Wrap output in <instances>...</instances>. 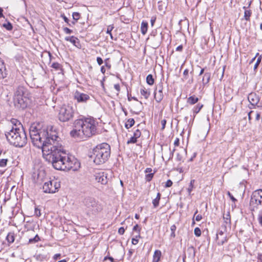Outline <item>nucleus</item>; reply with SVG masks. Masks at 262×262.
<instances>
[{
  "label": "nucleus",
  "instance_id": "nucleus-1",
  "mask_svg": "<svg viewBox=\"0 0 262 262\" xmlns=\"http://www.w3.org/2000/svg\"><path fill=\"white\" fill-rule=\"evenodd\" d=\"M50 158L52 157L53 167L58 170L74 171L80 167V163L74 156L69 155L62 147V140L58 133L53 126H50Z\"/></svg>",
  "mask_w": 262,
  "mask_h": 262
},
{
  "label": "nucleus",
  "instance_id": "nucleus-2",
  "mask_svg": "<svg viewBox=\"0 0 262 262\" xmlns=\"http://www.w3.org/2000/svg\"><path fill=\"white\" fill-rule=\"evenodd\" d=\"M30 137L34 146L41 149L42 158L49 162V135L48 126L41 123L32 124L29 129Z\"/></svg>",
  "mask_w": 262,
  "mask_h": 262
},
{
  "label": "nucleus",
  "instance_id": "nucleus-3",
  "mask_svg": "<svg viewBox=\"0 0 262 262\" xmlns=\"http://www.w3.org/2000/svg\"><path fill=\"white\" fill-rule=\"evenodd\" d=\"M97 123L91 118L76 119L74 122V128L70 132L71 137L83 139L95 135L97 131Z\"/></svg>",
  "mask_w": 262,
  "mask_h": 262
},
{
  "label": "nucleus",
  "instance_id": "nucleus-4",
  "mask_svg": "<svg viewBox=\"0 0 262 262\" xmlns=\"http://www.w3.org/2000/svg\"><path fill=\"white\" fill-rule=\"evenodd\" d=\"M5 135L9 143L15 147H22L27 142V138L24 128L15 127L6 129Z\"/></svg>",
  "mask_w": 262,
  "mask_h": 262
},
{
  "label": "nucleus",
  "instance_id": "nucleus-5",
  "mask_svg": "<svg viewBox=\"0 0 262 262\" xmlns=\"http://www.w3.org/2000/svg\"><path fill=\"white\" fill-rule=\"evenodd\" d=\"M111 147L106 143L97 145L93 150V155L91 156L94 159V162L100 165L106 162L110 157Z\"/></svg>",
  "mask_w": 262,
  "mask_h": 262
},
{
  "label": "nucleus",
  "instance_id": "nucleus-6",
  "mask_svg": "<svg viewBox=\"0 0 262 262\" xmlns=\"http://www.w3.org/2000/svg\"><path fill=\"white\" fill-rule=\"evenodd\" d=\"M53 110L57 112L58 119L61 122H67L73 119L75 113L73 107L70 105H64L62 106H52Z\"/></svg>",
  "mask_w": 262,
  "mask_h": 262
},
{
  "label": "nucleus",
  "instance_id": "nucleus-7",
  "mask_svg": "<svg viewBox=\"0 0 262 262\" xmlns=\"http://www.w3.org/2000/svg\"><path fill=\"white\" fill-rule=\"evenodd\" d=\"M83 204L86 207L87 214L90 216L96 215L102 210V206L93 198H85Z\"/></svg>",
  "mask_w": 262,
  "mask_h": 262
},
{
  "label": "nucleus",
  "instance_id": "nucleus-8",
  "mask_svg": "<svg viewBox=\"0 0 262 262\" xmlns=\"http://www.w3.org/2000/svg\"><path fill=\"white\" fill-rule=\"evenodd\" d=\"M260 195L256 194V192H253L250 199V206L252 211L258 209V206L262 204V200H259Z\"/></svg>",
  "mask_w": 262,
  "mask_h": 262
},
{
  "label": "nucleus",
  "instance_id": "nucleus-9",
  "mask_svg": "<svg viewBox=\"0 0 262 262\" xmlns=\"http://www.w3.org/2000/svg\"><path fill=\"white\" fill-rule=\"evenodd\" d=\"M29 99L27 97L14 98V103L15 107L19 109L24 110L27 107Z\"/></svg>",
  "mask_w": 262,
  "mask_h": 262
},
{
  "label": "nucleus",
  "instance_id": "nucleus-10",
  "mask_svg": "<svg viewBox=\"0 0 262 262\" xmlns=\"http://www.w3.org/2000/svg\"><path fill=\"white\" fill-rule=\"evenodd\" d=\"M74 98L79 103H85L90 99V97L88 94L76 91L74 93Z\"/></svg>",
  "mask_w": 262,
  "mask_h": 262
},
{
  "label": "nucleus",
  "instance_id": "nucleus-11",
  "mask_svg": "<svg viewBox=\"0 0 262 262\" xmlns=\"http://www.w3.org/2000/svg\"><path fill=\"white\" fill-rule=\"evenodd\" d=\"M95 181L102 185H105L107 183L108 179L107 174L104 172H99L94 175Z\"/></svg>",
  "mask_w": 262,
  "mask_h": 262
},
{
  "label": "nucleus",
  "instance_id": "nucleus-12",
  "mask_svg": "<svg viewBox=\"0 0 262 262\" xmlns=\"http://www.w3.org/2000/svg\"><path fill=\"white\" fill-rule=\"evenodd\" d=\"M154 96L156 101L157 102L161 101L163 98V84L162 83H159L156 88L154 92Z\"/></svg>",
  "mask_w": 262,
  "mask_h": 262
},
{
  "label": "nucleus",
  "instance_id": "nucleus-13",
  "mask_svg": "<svg viewBox=\"0 0 262 262\" xmlns=\"http://www.w3.org/2000/svg\"><path fill=\"white\" fill-rule=\"evenodd\" d=\"M216 239L219 245H223L227 241L226 233L220 230L216 233Z\"/></svg>",
  "mask_w": 262,
  "mask_h": 262
},
{
  "label": "nucleus",
  "instance_id": "nucleus-14",
  "mask_svg": "<svg viewBox=\"0 0 262 262\" xmlns=\"http://www.w3.org/2000/svg\"><path fill=\"white\" fill-rule=\"evenodd\" d=\"M248 99L251 105L253 107L258 103L259 101V97L254 93H251L249 94Z\"/></svg>",
  "mask_w": 262,
  "mask_h": 262
},
{
  "label": "nucleus",
  "instance_id": "nucleus-15",
  "mask_svg": "<svg viewBox=\"0 0 262 262\" xmlns=\"http://www.w3.org/2000/svg\"><path fill=\"white\" fill-rule=\"evenodd\" d=\"M60 187V183L57 180H50V193H55Z\"/></svg>",
  "mask_w": 262,
  "mask_h": 262
},
{
  "label": "nucleus",
  "instance_id": "nucleus-16",
  "mask_svg": "<svg viewBox=\"0 0 262 262\" xmlns=\"http://www.w3.org/2000/svg\"><path fill=\"white\" fill-rule=\"evenodd\" d=\"M27 91L26 88L23 86L19 85L15 91L14 98L26 97L25 95Z\"/></svg>",
  "mask_w": 262,
  "mask_h": 262
},
{
  "label": "nucleus",
  "instance_id": "nucleus-17",
  "mask_svg": "<svg viewBox=\"0 0 262 262\" xmlns=\"http://www.w3.org/2000/svg\"><path fill=\"white\" fill-rule=\"evenodd\" d=\"M15 128V127L18 128H24L21 123L16 119H12L11 120V123H9L8 125L7 128L6 129H11V128Z\"/></svg>",
  "mask_w": 262,
  "mask_h": 262
},
{
  "label": "nucleus",
  "instance_id": "nucleus-18",
  "mask_svg": "<svg viewBox=\"0 0 262 262\" xmlns=\"http://www.w3.org/2000/svg\"><path fill=\"white\" fill-rule=\"evenodd\" d=\"M243 9L244 10V14L243 18H241V20H245L246 21H250V18L252 16V10L250 9H247L246 6H244Z\"/></svg>",
  "mask_w": 262,
  "mask_h": 262
},
{
  "label": "nucleus",
  "instance_id": "nucleus-19",
  "mask_svg": "<svg viewBox=\"0 0 262 262\" xmlns=\"http://www.w3.org/2000/svg\"><path fill=\"white\" fill-rule=\"evenodd\" d=\"M7 74L4 62L0 58V79L6 77Z\"/></svg>",
  "mask_w": 262,
  "mask_h": 262
},
{
  "label": "nucleus",
  "instance_id": "nucleus-20",
  "mask_svg": "<svg viewBox=\"0 0 262 262\" xmlns=\"http://www.w3.org/2000/svg\"><path fill=\"white\" fill-rule=\"evenodd\" d=\"M65 40L71 42L73 45L77 47V43L79 44L78 39L74 36H67L65 37Z\"/></svg>",
  "mask_w": 262,
  "mask_h": 262
},
{
  "label": "nucleus",
  "instance_id": "nucleus-21",
  "mask_svg": "<svg viewBox=\"0 0 262 262\" xmlns=\"http://www.w3.org/2000/svg\"><path fill=\"white\" fill-rule=\"evenodd\" d=\"M140 94L146 99H147L150 95V92L149 89L142 88L140 89Z\"/></svg>",
  "mask_w": 262,
  "mask_h": 262
},
{
  "label": "nucleus",
  "instance_id": "nucleus-22",
  "mask_svg": "<svg viewBox=\"0 0 262 262\" xmlns=\"http://www.w3.org/2000/svg\"><path fill=\"white\" fill-rule=\"evenodd\" d=\"M161 252L160 250H156L153 255L152 262H159L161 257Z\"/></svg>",
  "mask_w": 262,
  "mask_h": 262
},
{
  "label": "nucleus",
  "instance_id": "nucleus-23",
  "mask_svg": "<svg viewBox=\"0 0 262 262\" xmlns=\"http://www.w3.org/2000/svg\"><path fill=\"white\" fill-rule=\"evenodd\" d=\"M199 98L195 95H193L188 97L187 99V103L190 105H193L199 101Z\"/></svg>",
  "mask_w": 262,
  "mask_h": 262
},
{
  "label": "nucleus",
  "instance_id": "nucleus-24",
  "mask_svg": "<svg viewBox=\"0 0 262 262\" xmlns=\"http://www.w3.org/2000/svg\"><path fill=\"white\" fill-rule=\"evenodd\" d=\"M148 29V23L146 21H142L141 25V32L143 35H145Z\"/></svg>",
  "mask_w": 262,
  "mask_h": 262
},
{
  "label": "nucleus",
  "instance_id": "nucleus-25",
  "mask_svg": "<svg viewBox=\"0 0 262 262\" xmlns=\"http://www.w3.org/2000/svg\"><path fill=\"white\" fill-rule=\"evenodd\" d=\"M161 193L158 192L157 194L156 198L152 200V203L154 208H157L159 205V202L161 199Z\"/></svg>",
  "mask_w": 262,
  "mask_h": 262
},
{
  "label": "nucleus",
  "instance_id": "nucleus-26",
  "mask_svg": "<svg viewBox=\"0 0 262 262\" xmlns=\"http://www.w3.org/2000/svg\"><path fill=\"white\" fill-rule=\"evenodd\" d=\"M211 76V73H205L203 79H202V82L204 85L207 84L208 83H209L210 79Z\"/></svg>",
  "mask_w": 262,
  "mask_h": 262
},
{
  "label": "nucleus",
  "instance_id": "nucleus-27",
  "mask_svg": "<svg viewBox=\"0 0 262 262\" xmlns=\"http://www.w3.org/2000/svg\"><path fill=\"white\" fill-rule=\"evenodd\" d=\"M6 239L7 241L9 244H10L14 242L15 239V236L14 233L9 232L8 233Z\"/></svg>",
  "mask_w": 262,
  "mask_h": 262
},
{
  "label": "nucleus",
  "instance_id": "nucleus-28",
  "mask_svg": "<svg viewBox=\"0 0 262 262\" xmlns=\"http://www.w3.org/2000/svg\"><path fill=\"white\" fill-rule=\"evenodd\" d=\"M203 107V104L199 103L193 108V113L195 115L197 114Z\"/></svg>",
  "mask_w": 262,
  "mask_h": 262
},
{
  "label": "nucleus",
  "instance_id": "nucleus-29",
  "mask_svg": "<svg viewBox=\"0 0 262 262\" xmlns=\"http://www.w3.org/2000/svg\"><path fill=\"white\" fill-rule=\"evenodd\" d=\"M135 124V120L133 118L128 119L127 121L125 123V127L126 128H129L132 127Z\"/></svg>",
  "mask_w": 262,
  "mask_h": 262
},
{
  "label": "nucleus",
  "instance_id": "nucleus-30",
  "mask_svg": "<svg viewBox=\"0 0 262 262\" xmlns=\"http://www.w3.org/2000/svg\"><path fill=\"white\" fill-rule=\"evenodd\" d=\"M146 82L148 84L152 85L154 83L155 80L153 78V76L151 74H149L146 77Z\"/></svg>",
  "mask_w": 262,
  "mask_h": 262
},
{
  "label": "nucleus",
  "instance_id": "nucleus-31",
  "mask_svg": "<svg viewBox=\"0 0 262 262\" xmlns=\"http://www.w3.org/2000/svg\"><path fill=\"white\" fill-rule=\"evenodd\" d=\"M224 220L225 221V223L227 224V225H228V226H226L225 228H227L228 227L230 228L229 227V224L230 222V216L229 214V212H228L227 214H226L225 216H224Z\"/></svg>",
  "mask_w": 262,
  "mask_h": 262
},
{
  "label": "nucleus",
  "instance_id": "nucleus-32",
  "mask_svg": "<svg viewBox=\"0 0 262 262\" xmlns=\"http://www.w3.org/2000/svg\"><path fill=\"white\" fill-rule=\"evenodd\" d=\"M2 26L8 31L11 30L13 28L12 25L8 21H6V23H4Z\"/></svg>",
  "mask_w": 262,
  "mask_h": 262
},
{
  "label": "nucleus",
  "instance_id": "nucleus-33",
  "mask_svg": "<svg viewBox=\"0 0 262 262\" xmlns=\"http://www.w3.org/2000/svg\"><path fill=\"white\" fill-rule=\"evenodd\" d=\"M51 67L54 69L55 71H57L58 73H59L60 71H61L60 65L57 62L52 63Z\"/></svg>",
  "mask_w": 262,
  "mask_h": 262
},
{
  "label": "nucleus",
  "instance_id": "nucleus-34",
  "mask_svg": "<svg viewBox=\"0 0 262 262\" xmlns=\"http://www.w3.org/2000/svg\"><path fill=\"white\" fill-rule=\"evenodd\" d=\"M140 237H141V236H140V233L138 232V234L136 235H134V237L132 238V243L133 245H137L138 243V242H139L138 238H140Z\"/></svg>",
  "mask_w": 262,
  "mask_h": 262
},
{
  "label": "nucleus",
  "instance_id": "nucleus-35",
  "mask_svg": "<svg viewBox=\"0 0 262 262\" xmlns=\"http://www.w3.org/2000/svg\"><path fill=\"white\" fill-rule=\"evenodd\" d=\"M8 162V159H0V167H4L7 166Z\"/></svg>",
  "mask_w": 262,
  "mask_h": 262
},
{
  "label": "nucleus",
  "instance_id": "nucleus-36",
  "mask_svg": "<svg viewBox=\"0 0 262 262\" xmlns=\"http://www.w3.org/2000/svg\"><path fill=\"white\" fill-rule=\"evenodd\" d=\"M198 210H196L194 214L193 220H194V219H195V220L196 221H200L202 219V216L201 214H197L198 213ZM194 221H193V224H194Z\"/></svg>",
  "mask_w": 262,
  "mask_h": 262
},
{
  "label": "nucleus",
  "instance_id": "nucleus-37",
  "mask_svg": "<svg viewBox=\"0 0 262 262\" xmlns=\"http://www.w3.org/2000/svg\"><path fill=\"white\" fill-rule=\"evenodd\" d=\"M43 191L45 193H49V184L48 182H45L42 186Z\"/></svg>",
  "mask_w": 262,
  "mask_h": 262
},
{
  "label": "nucleus",
  "instance_id": "nucleus-38",
  "mask_svg": "<svg viewBox=\"0 0 262 262\" xmlns=\"http://www.w3.org/2000/svg\"><path fill=\"white\" fill-rule=\"evenodd\" d=\"M194 182H195L194 180H191L190 181V183L189 184V187L187 188V191L189 194H190V193L192 190Z\"/></svg>",
  "mask_w": 262,
  "mask_h": 262
},
{
  "label": "nucleus",
  "instance_id": "nucleus-39",
  "mask_svg": "<svg viewBox=\"0 0 262 262\" xmlns=\"http://www.w3.org/2000/svg\"><path fill=\"white\" fill-rule=\"evenodd\" d=\"M155 172L150 173H147L145 174V180L147 182H150L154 175Z\"/></svg>",
  "mask_w": 262,
  "mask_h": 262
},
{
  "label": "nucleus",
  "instance_id": "nucleus-40",
  "mask_svg": "<svg viewBox=\"0 0 262 262\" xmlns=\"http://www.w3.org/2000/svg\"><path fill=\"white\" fill-rule=\"evenodd\" d=\"M39 239V237L37 234H36L34 237L30 238L29 240V243H35L38 242Z\"/></svg>",
  "mask_w": 262,
  "mask_h": 262
},
{
  "label": "nucleus",
  "instance_id": "nucleus-41",
  "mask_svg": "<svg viewBox=\"0 0 262 262\" xmlns=\"http://www.w3.org/2000/svg\"><path fill=\"white\" fill-rule=\"evenodd\" d=\"M114 28V27L113 25H110L107 27V30H106V33L110 34L112 39L113 38V36L111 33V31L113 30Z\"/></svg>",
  "mask_w": 262,
  "mask_h": 262
},
{
  "label": "nucleus",
  "instance_id": "nucleus-42",
  "mask_svg": "<svg viewBox=\"0 0 262 262\" xmlns=\"http://www.w3.org/2000/svg\"><path fill=\"white\" fill-rule=\"evenodd\" d=\"M261 58H262V56L261 55H260L257 59V61L254 65V70H255L257 69L258 65L259 64V63H260L261 61Z\"/></svg>",
  "mask_w": 262,
  "mask_h": 262
},
{
  "label": "nucleus",
  "instance_id": "nucleus-43",
  "mask_svg": "<svg viewBox=\"0 0 262 262\" xmlns=\"http://www.w3.org/2000/svg\"><path fill=\"white\" fill-rule=\"evenodd\" d=\"M137 141V139H136L134 136L132 137L127 142V144H134L136 143Z\"/></svg>",
  "mask_w": 262,
  "mask_h": 262
},
{
  "label": "nucleus",
  "instance_id": "nucleus-44",
  "mask_svg": "<svg viewBox=\"0 0 262 262\" xmlns=\"http://www.w3.org/2000/svg\"><path fill=\"white\" fill-rule=\"evenodd\" d=\"M80 16V13L78 12H74L72 15L73 19L77 21L79 19Z\"/></svg>",
  "mask_w": 262,
  "mask_h": 262
},
{
  "label": "nucleus",
  "instance_id": "nucleus-45",
  "mask_svg": "<svg viewBox=\"0 0 262 262\" xmlns=\"http://www.w3.org/2000/svg\"><path fill=\"white\" fill-rule=\"evenodd\" d=\"M141 135V133L139 129H137L134 133V136L136 138H139Z\"/></svg>",
  "mask_w": 262,
  "mask_h": 262
},
{
  "label": "nucleus",
  "instance_id": "nucleus-46",
  "mask_svg": "<svg viewBox=\"0 0 262 262\" xmlns=\"http://www.w3.org/2000/svg\"><path fill=\"white\" fill-rule=\"evenodd\" d=\"M63 30L64 32L67 34H70L73 33V31L67 27L63 28Z\"/></svg>",
  "mask_w": 262,
  "mask_h": 262
},
{
  "label": "nucleus",
  "instance_id": "nucleus-47",
  "mask_svg": "<svg viewBox=\"0 0 262 262\" xmlns=\"http://www.w3.org/2000/svg\"><path fill=\"white\" fill-rule=\"evenodd\" d=\"M173 183L170 180H168L165 183V187H170L172 186Z\"/></svg>",
  "mask_w": 262,
  "mask_h": 262
},
{
  "label": "nucleus",
  "instance_id": "nucleus-48",
  "mask_svg": "<svg viewBox=\"0 0 262 262\" xmlns=\"http://www.w3.org/2000/svg\"><path fill=\"white\" fill-rule=\"evenodd\" d=\"M109 58H107L104 60L105 66L108 69H111V64L108 62Z\"/></svg>",
  "mask_w": 262,
  "mask_h": 262
},
{
  "label": "nucleus",
  "instance_id": "nucleus-49",
  "mask_svg": "<svg viewBox=\"0 0 262 262\" xmlns=\"http://www.w3.org/2000/svg\"><path fill=\"white\" fill-rule=\"evenodd\" d=\"M182 156L180 153H178L176 158L177 161L181 162L182 161Z\"/></svg>",
  "mask_w": 262,
  "mask_h": 262
},
{
  "label": "nucleus",
  "instance_id": "nucleus-50",
  "mask_svg": "<svg viewBox=\"0 0 262 262\" xmlns=\"http://www.w3.org/2000/svg\"><path fill=\"white\" fill-rule=\"evenodd\" d=\"M114 88L117 91V94L118 95L120 91V86L119 84H115L114 85Z\"/></svg>",
  "mask_w": 262,
  "mask_h": 262
},
{
  "label": "nucleus",
  "instance_id": "nucleus-51",
  "mask_svg": "<svg viewBox=\"0 0 262 262\" xmlns=\"http://www.w3.org/2000/svg\"><path fill=\"white\" fill-rule=\"evenodd\" d=\"M166 122H167V121H166V119H163L161 121V124H162L161 130H163L165 129Z\"/></svg>",
  "mask_w": 262,
  "mask_h": 262
},
{
  "label": "nucleus",
  "instance_id": "nucleus-52",
  "mask_svg": "<svg viewBox=\"0 0 262 262\" xmlns=\"http://www.w3.org/2000/svg\"><path fill=\"white\" fill-rule=\"evenodd\" d=\"M254 192H256V194L260 195V198H259V200H262V189L256 190Z\"/></svg>",
  "mask_w": 262,
  "mask_h": 262
},
{
  "label": "nucleus",
  "instance_id": "nucleus-53",
  "mask_svg": "<svg viewBox=\"0 0 262 262\" xmlns=\"http://www.w3.org/2000/svg\"><path fill=\"white\" fill-rule=\"evenodd\" d=\"M227 194L233 202H235L237 201V200L232 195V194L229 191L227 192Z\"/></svg>",
  "mask_w": 262,
  "mask_h": 262
},
{
  "label": "nucleus",
  "instance_id": "nucleus-54",
  "mask_svg": "<svg viewBox=\"0 0 262 262\" xmlns=\"http://www.w3.org/2000/svg\"><path fill=\"white\" fill-rule=\"evenodd\" d=\"M189 71L188 69H185L183 72L184 78L185 79H187V76L188 75Z\"/></svg>",
  "mask_w": 262,
  "mask_h": 262
},
{
  "label": "nucleus",
  "instance_id": "nucleus-55",
  "mask_svg": "<svg viewBox=\"0 0 262 262\" xmlns=\"http://www.w3.org/2000/svg\"><path fill=\"white\" fill-rule=\"evenodd\" d=\"M97 63L99 66H100V65H101L103 63V61L101 57H97Z\"/></svg>",
  "mask_w": 262,
  "mask_h": 262
},
{
  "label": "nucleus",
  "instance_id": "nucleus-56",
  "mask_svg": "<svg viewBox=\"0 0 262 262\" xmlns=\"http://www.w3.org/2000/svg\"><path fill=\"white\" fill-rule=\"evenodd\" d=\"M107 259L110 260L111 262H115V260L112 257L108 256H106L104 257V260H106Z\"/></svg>",
  "mask_w": 262,
  "mask_h": 262
},
{
  "label": "nucleus",
  "instance_id": "nucleus-57",
  "mask_svg": "<svg viewBox=\"0 0 262 262\" xmlns=\"http://www.w3.org/2000/svg\"><path fill=\"white\" fill-rule=\"evenodd\" d=\"M35 213L37 216H40L41 215V211L39 209L37 208H35Z\"/></svg>",
  "mask_w": 262,
  "mask_h": 262
},
{
  "label": "nucleus",
  "instance_id": "nucleus-58",
  "mask_svg": "<svg viewBox=\"0 0 262 262\" xmlns=\"http://www.w3.org/2000/svg\"><path fill=\"white\" fill-rule=\"evenodd\" d=\"M152 170L151 168H146L144 171V172L146 174L150 173H152Z\"/></svg>",
  "mask_w": 262,
  "mask_h": 262
},
{
  "label": "nucleus",
  "instance_id": "nucleus-59",
  "mask_svg": "<svg viewBox=\"0 0 262 262\" xmlns=\"http://www.w3.org/2000/svg\"><path fill=\"white\" fill-rule=\"evenodd\" d=\"M45 257L42 254H38V255H37V259H39L40 260H42L43 259H45Z\"/></svg>",
  "mask_w": 262,
  "mask_h": 262
},
{
  "label": "nucleus",
  "instance_id": "nucleus-60",
  "mask_svg": "<svg viewBox=\"0 0 262 262\" xmlns=\"http://www.w3.org/2000/svg\"><path fill=\"white\" fill-rule=\"evenodd\" d=\"M76 22V21H75V20H73L71 21H69L67 24L70 27H73L74 25H75Z\"/></svg>",
  "mask_w": 262,
  "mask_h": 262
},
{
  "label": "nucleus",
  "instance_id": "nucleus-61",
  "mask_svg": "<svg viewBox=\"0 0 262 262\" xmlns=\"http://www.w3.org/2000/svg\"><path fill=\"white\" fill-rule=\"evenodd\" d=\"M61 17L63 19L66 23H67V24L68 23L69 20L67 17H66L64 14H61Z\"/></svg>",
  "mask_w": 262,
  "mask_h": 262
},
{
  "label": "nucleus",
  "instance_id": "nucleus-62",
  "mask_svg": "<svg viewBox=\"0 0 262 262\" xmlns=\"http://www.w3.org/2000/svg\"><path fill=\"white\" fill-rule=\"evenodd\" d=\"M194 234L196 236L199 237L201 235V233H202L201 231L202 230H194Z\"/></svg>",
  "mask_w": 262,
  "mask_h": 262
},
{
  "label": "nucleus",
  "instance_id": "nucleus-63",
  "mask_svg": "<svg viewBox=\"0 0 262 262\" xmlns=\"http://www.w3.org/2000/svg\"><path fill=\"white\" fill-rule=\"evenodd\" d=\"M61 256V254L60 253L56 254L53 256V259L56 260L58 258H59Z\"/></svg>",
  "mask_w": 262,
  "mask_h": 262
},
{
  "label": "nucleus",
  "instance_id": "nucleus-64",
  "mask_svg": "<svg viewBox=\"0 0 262 262\" xmlns=\"http://www.w3.org/2000/svg\"><path fill=\"white\" fill-rule=\"evenodd\" d=\"M183 50V46L180 45L176 48V51L179 52H181Z\"/></svg>",
  "mask_w": 262,
  "mask_h": 262
}]
</instances>
